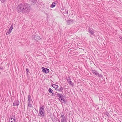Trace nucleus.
I'll return each instance as SVG.
<instances>
[{
  "label": "nucleus",
  "mask_w": 122,
  "mask_h": 122,
  "mask_svg": "<svg viewBox=\"0 0 122 122\" xmlns=\"http://www.w3.org/2000/svg\"><path fill=\"white\" fill-rule=\"evenodd\" d=\"M89 32L92 35H93L94 33V32L92 29H89Z\"/></svg>",
  "instance_id": "nucleus-10"
},
{
  "label": "nucleus",
  "mask_w": 122,
  "mask_h": 122,
  "mask_svg": "<svg viewBox=\"0 0 122 122\" xmlns=\"http://www.w3.org/2000/svg\"><path fill=\"white\" fill-rule=\"evenodd\" d=\"M67 81L68 83L69 84L71 85L72 86H73L74 85L73 83L71 81V80L70 77H69L68 78Z\"/></svg>",
  "instance_id": "nucleus-8"
},
{
  "label": "nucleus",
  "mask_w": 122,
  "mask_h": 122,
  "mask_svg": "<svg viewBox=\"0 0 122 122\" xmlns=\"http://www.w3.org/2000/svg\"><path fill=\"white\" fill-rule=\"evenodd\" d=\"M31 7L29 4L25 3H22L18 5L17 11L18 12H22L25 13L29 12L31 10Z\"/></svg>",
  "instance_id": "nucleus-1"
},
{
  "label": "nucleus",
  "mask_w": 122,
  "mask_h": 122,
  "mask_svg": "<svg viewBox=\"0 0 122 122\" xmlns=\"http://www.w3.org/2000/svg\"><path fill=\"white\" fill-rule=\"evenodd\" d=\"M13 29V25H11L9 30L11 32L12 30Z\"/></svg>",
  "instance_id": "nucleus-19"
},
{
  "label": "nucleus",
  "mask_w": 122,
  "mask_h": 122,
  "mask_svg": "<svg viewBox=\"0 0 122 122\" xmlns=\"http://www.w3.org/2000/svg\"><path fill=\"white\" fill-rule=\"evenodd\" d=\"M119 38L122 40V36H119Z\"/></svg>",
  "instance_id": "nucleus-27"
},
{
  "label": "nucleus",
  "mask_w": 122,
  "mask_h": 122,
  "mask_svg": "<svg viewBox=\"0 0 122 122\" xmlns=\"http://www.w3.org/2000/svg\"><path fill=\"white\" fill-rule=\"evenodd\" d=\"M92 72L93 74H95V75L96 76H97L99 77H101L102 76L101 75L99 74L97 71L96 70H92Z\"/></svg>",
  "instance_id": "nucleus-4"
},
{
  "label": "nucleus",
  "mask_w": 122,
  "mask_h": 122,
  "mask_svg": "<svg viewBox=\"0 0 122 122\" xmlns=\"http://www.w3.org/2000/svg\"><path fill=\"white\" fill-rule=\"evenodd\" d=\"M1 1V2H5V0H0Z\"/></svg>",
  "instance_id": "nucleus-25"
},
{
  "label": "nucleus",
  "mask_w": 122,
  "mask_h": 122,
  "mask_svg": "<svg viewBox=\"0 0 122 122\" xmlns=\"http://www.w3.org/2000/svg\"><path fill=\"white\" fill-rule=\"evenodd\" d=\"M12 120H10V119H9V122H16L14 121H11Z\"/></svg>",
  "instance_id": "nucleus-23"
},
{
  "label": "nucleus",
  "mask_w": 122,
  "mask_h": 122,
  "mask_svg": "<svg viewBox=\"0 0 122 122\" xmlns=\"http://www.w3.org/2000/svg\"><path fill=\"white\" fill-rule=\"evenodd\" d=\"M73 21V20L70 19L67 21V23L68 25H69Z\"/></svg>",
  "instance_id": "nucleus-13"
},
{
  "label": "nucleus",
  "mask_w": 122,
  "mask_h": 122,
  "mask_svg": "<svg viewBox=\"0 0 122 122\" xmlns=\"http://www.w3.org/2000/svg\"><path fill=\"white\" fill-rule=\"evenodd\" d=\"M59 122H60V121H59Z\"/></svg>",
  "instance_id": "nucleus-28"
},
{
  "label": "nucleus",
  "mask_w": 122,
  "mask_h": 122,
  "mask_svg": "<svg viewBox=\"0 0 122 122\" xmlns=\"http://www.w3.org/2000/svg\"><path fill=\"white\" fill-rule=\"evenodd\" d=\"M26 70L27 71V72H28L29 71V70H28V69L27 68L26 69Z\"/></svg>",
  "instance_id": "nucleus-26"
},
{
  "label": "nucleus",
  "mask_w": 122,
  "mask_h": 122,
  "mask_svg": "<svg viewBox=\"0 0 122 122\" xmlns=\"http://www.w3.org/2000/svg\"><path fill=\"white\" fill-rule=\"evenodd\" d=\"M27 102H31V97L30 95H28V96Z\"/></svg>",
  "instance_id": "nucleus-12"
},
{
  "label": "nucleus",
  "mask_w": 122,
  "mask_h": 122,
  "mask_svg": "<svg viewBox=\"0 0 122 122\" xmlns=\"http://www.w3.org/2000/svg\"><path fill=\"white\" fill-rule=\"evenodd\" d=\"M65 13L66 14H67L68 13V11L67 10H65Z\"/></svg>",
  "instance_id": "nucleus-21"
},
{
  "label": "nucleus",
  "mask_w": 122,
  "mask_h": 122,
  "mask_svg": "<svg viewBox=\"0 0 122 122\" xmlns=\"http://www.w3.org/2000/svg\"><path fill=\"white\" fill-rule=\"evenodd\" d=\"M31 102H27L28 104H27V108H28V107H30V108H32L33 107V106L31 104Z\"/></svg>",
  "instance_id": "nucleus-11"
},
{
  "label": "nucleus",
  "mask_w": 122,
  "mask_h": 122,
  "mask_svg": "<svg viewBox=\"0 0 122 122\" xmlns=\"http://www.w3.org/2000/svg\"><path fill=\"white\" fill-rule=\"evenodd\" d=\"M52 86L55 89H57L58 88V85H56L55 84H53L52 85Z\"/></svg>",
  "instance_id": "nucleus-15"
},
{
  "label": "nucleus",
  "mask_w": 122,
  "mask_h": 122,
  "mask_svg": "<svg viewBox=\"0 0 122 122\" xmlns=\"http://www.w3.org/2000/svg\"><path fill=\"white\" fill-rule=\"evenodd\" d=\"M56 3L55 2H53L51 5V7L52 8H53L56 5Z\"/></svg>",
  "instance_id": "nucleus-17"
},
{
  "label": "nucleus",
  "mask_w": 122,
  "mask_h": 122,
  "mask_svg": "<svg viewBox=\"0 0 122 122\" xmlns=\"http://www.w3.org/2000/svg\"><path fill=\"white\" fill-rule=\"evenodd\" d=\"M11 32V31L9 30L6 33V35H8Z\"/></svg>",
  "instance_id": "nucleus-20"
},
{
  "label": "nucleus",
  "mask_w": 122,
  "mask_h": 122,
  "mask_svg": "<svg viewBox=\"0 0 122 122\" xmlns=\"http://www.w3.org/2000/svg\"><path fill=\"white\" fill-rule=\"evenodd\" d=\"M61 116L62 119L61 120V122H66L67 121V118L65 117V115L61 113Z\"/></svg>",
  "instance_id": "nucleus-3"
},
{
  "label": "nucleus",
  "mask_w": 122,
  "mask_h": 122,
  "mask_svg": "<svg viewBox=\"0 0 122 122\" xmlns=\"http://www.w3.org/2000/svg\"><path fill=\"white\" fill-rule=\"evenodd\" d=\"M33 39L36 41H38L40 39V38L39 36H37V35L34 36Z\"/></svg>",
  "instance_id": "nucleus-9"
},
{
  "label": "nucleus",
  "mask_w": 122,
  "mask_h": 122,
  "mask_svg": "<svg viewBox=\"0 0 122 122\" xmlns=\"http://www.w3.org/2000/svg\"><path fill=\"white\" fill-rule=\"evenodd\" d=\"M15 115H11L10 116L9 119L12 120L11 121L15 122Z\"/></svg>",
  "instance_id": "nucleus-6"
},
{
  "label": "nucleus",
  "mask_w": 122,
  "mask_h": 122,
  "mask_svg": "<svg viewBox=\"0 0 122 122\" xmlns=\"http://www.w3.org/2000/svg\"><path fill=\"white\" fill-rule=\"evenodd\" d=\"M42 71L43 72L46 73H47L49 71V69L47 68L42 67Z\"/></svg>",
  "instance_id": "nucleus-5"
},
{
  "label": "nucleus",
  "mask_w": 122,
  "mask_h": 122,
  "mask_svg": "<svg viewBox=\"0 0 122 122\" xmlns=\"http://www.w3.org/2000/svg\"><path fill=\"white\" fill-rule=\"evenodd\" d=\"M62 101L64 103H65V99H64V98H63Z\"/></svg>",
  "instance_id": "nucleus-22"
},
{
  "label": "nucleus",
  "mask_w": 122,
  "mask_h": 122,
  "mask_svg": "<svg viewBox=\"0 0 122 122\" xmlns=\"http://www.w3.org/2000/svg\"><path fill=\"white\" fill-rule=\"evenodd\" d=\"M53 90L51 88H49L48 90V91L50 93H51L52 94H53L52 92L53 91Z\"/></svg>",
  "instance_id": "nucleus-18"
},
{
  "label": "nucleus",
  "mask_w": 122,
  "mask_h": 122,
  "mask_svg": "<svg viewBox=\"0 0 122 122\" xmlns=\"http://www.w3.org/2000/svg\"><path fill=\"white\" fill-rule=\"evenodd\" d=\"M60 98V101H62L63 98H62V97L61 98Z\"/></svg>",
  "instance_id": "nucleus-24"
},
{
  "label": "nucleus",
  "mask_w": 122,
  "mask_h": 122,
  "mask_svg": "<svg viewBox=\"0 0 122 122\" xmlns=\"http://www.w3.org/2000/svg\"><path fill=\"white\" fill-rule=\"evenodd\" d=\"M57 97H59V98H61L62 97V94H60L58 93H57Z\"/></svg>",
  "instance_id": "nucleus-14"
},
{
  "label": "nucleus",
  "mask_w": 122,
  "mask_h": 122,
  "mask_svg": "<svg viewBox=\"0 0 122 122\" xmlns=\"http://www.w3.org/2000/svg\"><path fill=\"white\" fill-rule=\"evenodd\" d=\"M63 90V88L61 86L57 90L58 91L61 92H62V90Z\"/></svg>",
  "instance_id": "nucleus-16"
},
{
  "label": "nucleus",
  "mask_w": 122,
  "mask_h": 122,
  "mask_svg": "<svg viewBox=\"0 0 122 122\" xmlns=\"http://www.w3.org/2000/svg\"><path fill=\"white\" fill-rule=\"evenodd\" d=\"M44 107L43 106H41L39 108V115L43 117L45 115Z\"/></svg>",
  "instance_id": "nucleus-2"
},
{
  "label": "nucleus",
  "mask_w": 122,
  "mask_h": 122,
  "mask_svg": "<svg viewBox=\"0 0 122 122\" xmlns=\"http://www.w3.org/2000/svg\"><path fill=\"white\" fill-rule=\"evenodd\" d=\"M19 104L20 102L19 101H15L13 103V105L18 106L19 105Z\"/></svg>",
  "instance_id": "nucleus-7"
}]
</instances>
